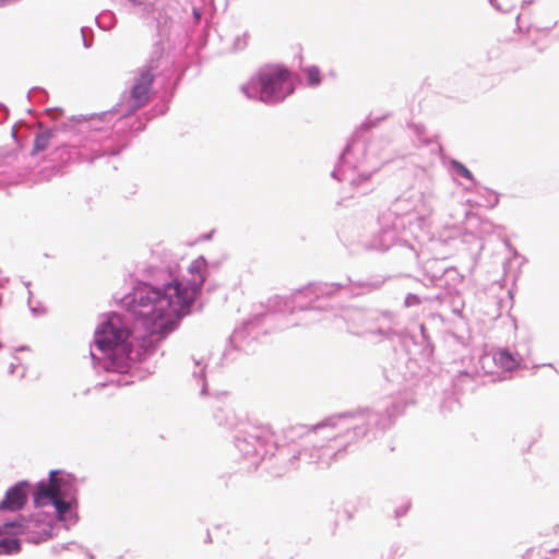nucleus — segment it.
<instances>
[{
  "label": "nucleus",
  "mask_w": 559,
  "mask_h": 559,
  "mask_svg": "<svg viewBox=\"0 0 559 559\" xmlns=\"http://www.w3.org/2000/svg\"><path fill=\"white\" fill-rule=\"evenodd\" d=\"M496 362L506 370H513L518 367V361L513 355L507 350H500L495 356Z\"/></svg>",
  "instance_id": "0eeeda50"
},
{
  "label": "nucleus",
  "mask_w": 559,
  "mask_h": 559,
  "mask_svg": "<svg viewBox=\"0 0 559 559\" xmlns=\"http://www.w3.org/2000/svg\"><path fill=\"white\" fill-rule=\"evenodd\" d=\"M15 367H16V365L12 361V362L10 364V370H13Z\"/></svg>",
  "instance_id": "ddd939ff"
},
{
  "label": "nucleus",
  "mask_w": 559,
  "mask_h": 559,
  "mask_svg": "<svg viewBox=\"0 0 559 559\" xmlns=\"http://www.w3.org/2000/svg\"><path fill=\"white\" fill-rule=\"evenodd\" d=\"M57 472H50L49 484L46 485L40 483L37 487V491L34 495V502L36 506L45 504V500L50 501L61 497V479L57 478Z\"/></svg>",
  "instance_id": "423d86ee"
},
{
  "label": "nucleus",
  "mask_w": 559,
  "mask_h": 559,
  "mask_svg": "<svg viewBox=\"0 0 559 559\" xmlns=\"http://www.w3.org/2000/svg\"><path fill=\"white\" fill-rule=\"evenodd\" d=\"M20 550V543L16 539L4 538L0 540V555H8L17 552Z\"/></svg>",
  "instance_id": "1a4fd4ad"
},
{
  "label": "nucleus",
  "mask_w": 559,
  "mask_h": 559,
  "mask_svg": "<svg viewBox=\"0 0 559 559\" xmlns=\"http://www.w3.org/2000/svg\"><path fill=\"white\" fill-rule=\"evenodd\" d=\"M304 73L307 79V83L310 86H317L321 83V72L316 66H310L304 69Z\"/></svg>",
  "instance_id": "6e6552de"
},
{
  "label": "nucleus",
  "mask_w": 559,
  "mask_h": 559,
  "mask_svg": "<svg viewBox=\"0 0 559 559\" xmlns=\"http://www.w3.org/2000/svg\"><path fill=\"white\" fill-rule=\"evenodd\" d=\"M130 336V330L120 317L112 316L97 329L94 343L110 360L111 367L120 370L128 366L132 352Z\"/></svg>",
  "instance_id": "f03ea898"
},
{
  "label": "nucleus",
  "mask_w": 559,
  "mask_h": 559,
  "mask_svg": "<svg viewBox=\"0 0 559 559\" xmlns=\"http://www.w3.org/2000/svg\"><path fill=\"white\" fill-rule=\"evenodd\" d=\"M51 502L60 515L66 514L70 510V503L64 501L62 497L57 498Z\"/></svg>",
  "instance_id": "f8f14e48"
},
{
  "label": "nucleus",
  "mask_w": 559,
  "mask_h": 559,
  "mask_svg": "<svg viewBox=\"0 0 559 559\" xmlns=\"http://www.w3.org/2000/svg\"><path fill=\"white\" fill-rule=\"evenodd\" d=\"M201 265L199 261L191 264V280L174 281L163 289L143 286L134 292L131 309L143 319V325L150 334L164 337L175 330L179 320L189 312L204 282Z\"/></svg>",
  "instance_id": "f257e3e1"
},
{
  "label": "nucleus",
  "mask_w": 559,
  "mask_h": 559,
  "mask_svg": "<svg viewBox=\"0 0 559 559\" xmlns=\"http://www.w3.org/2000/svg\"><path fill=\"white\" fill-rule=\"evenodd\" d=\"M27 487L26 481H21L10 488L0 502V510L17 511L22 509L27 500Z\"/></svg>",
  "instance_id": "39448f33"
},
{
  "label": "nucleus",
  "mask_w": 559,
  "mask_h": 559,
  "mask_svg": "<svg viewBox=\"0 0 559 559\" xmlns=\"http://www.w3.org/2000/svg\"><path fill=\"white\" fill-rule=\"evenodd\" d=\"M51 134L46 131L36 135L34 140V152H43L45 151L50 142Z\"/></svg>",
  "instance_id": "9d476101"
},
{
  "label": "nucleus",
  "mask_w": 559,
  "mask_h": 559,
  "mask_svg": "<svg viewBox=\"0 0 559 559\" xmlns=\"http://www.w3.org/2000/svg\"><path fill=\"white\" fill-rule=\"evenodd\" d=\"M5 526L7 527H13V526H15V524L14 523H10V524H5Z\"/></svg>",
  "instance_id": "4468645a"
},
{
  "label": "nucleus",
  "mask_w": 559,
  "mask_h": 559,
  "mask_svg": "<svg viewBox=\"0 0 559 559\" xmlns=\"http://www.w3.org/2000/svg\"><path fill=\"white\" fill-rule=\"evenodd\" d=\"M154 75L151 70H142L131 90V99L133 100V109H138L146 105L150 100V91Z\"/></svg>",
  "instance_id": "20e7f679"
},
{
  "label": "nucleus",
  "mask_w": 559,
  "mask_h": 559,
  "mask_svg": "<svg viewBox=\"0 0 559 559\" xmlns=\"http://www.w3.org/2000/svg\"><path fill=\"white\" fill-rule=\"evenodd\" d=\"M289 71L281 64L265 66L259 72L261 100L278 102L293 93Z\"/></svg>",
  "instance_id": "7ed1b4c3"
},
{
  "label": "nucleus",
  "mask_w": 559,
  "mask_h": 559,
  "mask_svg": "<svg viewBox=\"0 0 559 559\" xmlns=\"http://www.w3.org/2000/svg\"><path fill=\"white\" fill-rule=\"evenodd\" d=\"M452 166L460 176L468 180H474L472 173L462 163L453 160Z\"/></svg>",
  "instance_id": "9b49d317"
}]
</instances>
